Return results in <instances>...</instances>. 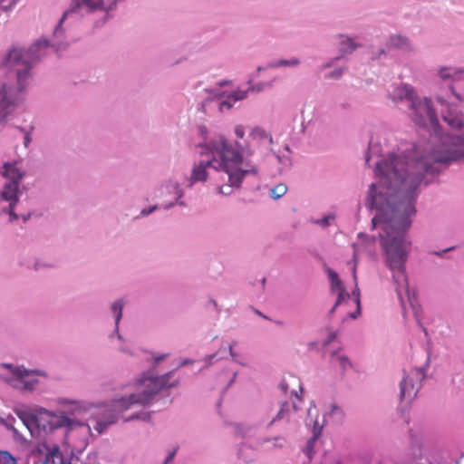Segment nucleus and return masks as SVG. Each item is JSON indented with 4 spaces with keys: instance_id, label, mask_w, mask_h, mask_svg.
I'll use <instances>...</instances> for the list:
<instances>
[{
    "instance_id": "nucleus-1",
    "label": "nucleus",
    "mask_w": 464,
    "mask_h": 464,
    "mask_svg": "<svg viewBox=\"0 0 464 464\" xmlns=\"http://www.w3.org/2000/svg\"><path fill=\"white\" fill-rule=\"evenodd\" d=\"M464 160V133L446 135L439 148L429 155L415 160L405 155H389L388 159L377 162L375 174L380 179L379 193L376 184L369 190L370 207L380 213L372 222L374 227L381 226V244L386 256V264L392 271V278L397 285V295L404 305L403 295L412 300L409 292L405 274V263L410 252V243L405 240V231L410 227L409 218L415 213L414 200L417 188L424 173L438 170L433 164L445 167L452 162Z\"/></svg>"
},
{
    "instance_id": "nucleus-2",
    "label": "nucleus",
    "mask_w": 464,
    "mask_h": 464,
    "mask_svg": "<svg viewBox=\"0 0 464 464\" xmlns=\"http://www.w3.org/2000/svg\"><path fill=\"white\" fill-rule=\"evenodd\" d=\"M237 149H233L223 136H219L217 140H211L206 150L208 153L211 154L212 159L200 161L192 169L189 178V185L199 181H206L208 178V168H213L216 170L224 171L228 178V185L220 186L218 193L223 195H230L233 188H238L242 182L243 178L247 173H256V168L243 169L240 166L243 159L241 150L244 146L236 141Z\"/></svg>"
},
{
    "instance_id": "nucleus-3",
    "label": "nucleus",
    "mask_w": 464,
    "mask_h": 464,
    "mask_svg": "<svg viewBox=\"0 0 464 464\" xmlns=\"http://www.w3.org/2000/svg\"><path fill=\"white\" fill-rule=\"evenodd\" d=\"M169 375L170 373L156 377L143 376L139 382V389L140 390L139 392L131 394L128 399L121 398L114 401L112 405L99 410L94 418V430L102 434L109 425L118 420L120 412H123L133 404L146 405L162 388L174 386L172 383H168Z\"/></svg>"
},
{
    "instance_id": "nucleus-4",
    "label": "nucleus",
    "mask_w": 464,
    "mask_h": 464,
    "mask_svg": "<svg viewBox=\"0 0 464 464\" xmlns=\"http://www.w3.org/2000/svg\"><path fill=\"white\" fill-rule=\"evenodd\" d=\"M47 47V41L40 40L26 51L13 47L8 52L3 64L15 72L19 91L24 88V82L29 76L32 63L45 54Z\"/></svg>"
},
{
    "instance_id": "nucleus-5",
    "label": "nucleus",
    "mask_w": 464,
    "mask_h": 464,
    "mask_svg": "<svg viewBox=\"0 0 464 464\" xmlns=\"http://www.w3.org/2000/svg\"><path fill=\"white\" fill-rule=\"evenodd\" d=\"M329 279L331 281V291L333 294L337 295V300L331 309L330 314H333L338 306H347L349 303H353L356 304V310L353 313H349L348 316L352 319L357 318V316L361 313V304L359 299V289L356 288L353 291V295H355L353 299L351 298L350 295L346 293L345 288L339 279L338 275L333 271H328Z\"/></svg>"
},
{
    "instance_id": "nucleus-6",
    "label": "nucleus",
    "mask_w": 464,
    "mask_h": 464,
    "mask_svg": "<svg viewBox=\"0 0 464 464\" xmlns=\"http://www.w3.org/2000/svg\"><path fill=\"white\" fill-rule=\"evenodd\" d=\"M411 108L412 110L411 116L416 124L425 126L429 122L437 131L438 119L429 99H414L411 103Z\"/></svg>"
},
{
    "instance_id": "nucleus-7",
    "label": "nucleus",
    "mask_w": 464,
    "mask_h": 464,
    "mask_svg": "<svg viewBox=\"0 0 464 464\" xmlns=\"http://www.w3.org/2000/svg\"><path fill=\"white\" fill-rule=\"evenodd\" d=\"M4 367L10 369L12 373L10 377L5 378V382L17 390L33 391L38 382L36 379L31 376L32 372L7 364H4Z\"/></svg>"
},
{
    "instance_id": "nucleus-8",
    "label": "nucleus",
    "mask_w": 464,
    "mask_h": 464,
    "mask_svg": "<svg viewBox=\"0 0 464 464\" xmlns=\"http://www.w3.org/2000/svg\"><path fill=\"white\" fill-rule=\"evenodd\" d=\"M15 98L11 87L5 84L0 89V125L5 124L7 117L14 111Z\"/></svg>"
},
{
    "instance_id": "nucleus-9",
    "label": "nucleus",
    "mask_w": 464,
    "mask_h": 464,
    "mask_svg": "<svg viewBox=\"0 0 464 464\" xmlns=\"http://www.w3.org/2000/svg\"><path fill=\"white\" fill-rule=\"evenodd\" d=\"M443 120L454 130H462L464 128V120L462 113L452 106H447L442 113Z\"/></svg>"
},
{
    "instance_id": "nucleus-10",
    "label": "nucleus",
    "mask_w": 464,
    "mask_h": 464,
    "mask_svg": "<svg viewBox=\"0 0 464 464\" xmlns=\"http://www.w3.org/2000/svg\"><path fill=\"white\" fill-rule=\"evenodd\" d=\"M280 389L285 394L298 397L297 392H302L300 380L295 375H288L285 377L279 385Z\"/></svg>"
},
{
    "instance_id": "nucleus-11",
    "label": "nucleus",
    "mask_w": 464,
    "mask_h": 464,
    "mask_svg": "<svg viewBox=\"0 0 464 464\" xmlns=\"http://www.w3.org/2000/svg\"><path fill=\"white\" fill-rule=\"evenodd\" d=\"M419 388L420 386L413 382L412 377L406 376L401 382V397L413 399L416 396Z\"/></svg>"
},
{
    "instance_id": "nucleus-12",
    "label": "nucleus",
    "mask_w": 464,
    "mask_h": 464,
    "mask_svg": "<svg viewBox=\"0 0 464 464\" xmlns=\"http://www.w3.org/2000/svg\"><path fill=\"white\" fill-rule=\"evenodd\" d=\"M2 175L10 179V182L20 183L23 179L22 171L16 167V163L6 162L3 166Z\"/></svg>"
},
{
    "instance_id": "nucleus-13",
    "label": "nucleus",
    "mask_w": 464,
    "mask_h": 464,
    "mask_svg": "<svg viewBox=\"0 0 464 464\" xmlns=\"http://www.w3.org/2000/svg\"><path fill=\"white\" fill-rule=\"evenodd\" d=\"M18 188L19 183L7 182L1 192L2 198L6 201H9L10 203H16L18 200Z\"/></svg>"
},
{
    "instance_id": "nucleus-14",
    "label": "nucleus",
    "mask_w": 464,
    "mask_h": 464,
    "mask_svg": "<svg viewBox=\"0 0 464 464\" xmlns=\"http://www.w3.org/2000/svg\"><path fill=\"white\" fill-rule=\"evenodd\" d=\"M115 4V0H77V6H87L90 8H111Z\"/></svg>"
},
{
    "instance_id": "nucleus-15",
    "label": "nucleus",
    "mask_w": 464,
    "mask_h": 464,
    "mask_svg": "<svg viewBox=\"0 0 464 464\" xmlns=\"http://www.w3.org/2000/svg\"><path fill=\"white\" fill-rule=\"evenodd\" d=\"M83 425L82 422L71 419L70 417L61 414L56 416L55 420L53 422V427L55 428H66L68 430H72L78 426Z\"/></svg>"
},
{
    "instance_id": "nucleus-16",
    "label": "nucleus",
    "mask_w": 464,
    "mask_h": 464,
    "mask_svg": "<svg viewBox=\"0 0 464 464\" xmlns=\"http://www.w3.org/2000/svg\"><path fill=\"white\" fill-rule=\"evenodd\" d=\"M393 97L394 99L398 100L405 99L410 101L411 102L415 99L412 88L409 87L408 85H401L400 87H397L394 90Z\"/></svg>"
},
{
    "instance_id": "nucleus-17",
    "label": "nucleus",
    "mask_w": 464,
    "mask_h": 464,
    "mask_svg": "<svg viewBox=\"0 0 464 464\" xmlns=\"http://www.w3.org/2000/svg\"><path fill=\"white\" fill-rule=\"evenodd\" d=\"M331 363L335 367H340L342 370H346L352 366L349 359L340 354L338 352H334L331 354Z\"/></svg>"
},
{
    "instance_id": "nucleus-18",
    "label": "nucleus",
    "mask_w": 464,
    "mask_h": 464,
    "mask_svg": "<svg viewBox=\"0 0 464 464\" xmlns=\"http://www.w3.org/2000/svg\"><path fill=\"white\" fill-rule=\"evenodd\" d=\"M462 72L463 71L459 69L442 68L440 71V76L441 79L446 80L450 78H457Z\"/></svg>"
},
{
    "instance_id": "nucleus-19",
    "label": "nucleus",
    "mask_w": 464,
    "mask_h": 464,
    "mask_svg": "<svg viewBox=\"0 0 464 464\" xmlns=\"http://www.w3.org/2000/svg\"><path fill=\"white\" fill-rule=\"evenodd\" d=\"M287 191V187L286 185L283 184V183H280V184H277L276 186H275L271 190H270V196L275 198V199H278L280 198L281 197H283Z\"/></svg>"
},
{
    "instance_id": "nucleus-20",
    "label": "nucleus",
    "mask_w": 464,
    "mask_h": 464,
    "mask_svg": "<svg viewBox=\"0 0 464 464\" xmlns=\"http://www.w3.org/2000/svg\"><path fill=\"white\" fill-rule=\"evenodd\" d=\"M340 44V50L343 53H351L356 48V44L351 38H345Z\"/></svg>"
},
{
    "instance_id": "nucleus-21",
    "label": "nucleus",
    "mask_w": 464,
    "mask_h": 464,
    "mask_svg": "<svg viewBox=\"0 0 464 464\" xmlns=\"http://www.w3.org/2000/svg\"><path fill=\"white\" fill-rule=\"evenodd\" d=\"M111 309H112V311L116 314L115 324H116V326H118L119 322H120V320L121 318V315H122V309H123V303H122V301L121 300H118L115 303H113L112 305H111Z\"/></svg>"
},
{
    "instance_id": "nucleus-22",
    "label": "nucleus",
    "mask_w": 464,
    "mask_h": 464,
    "mask_svg": "<svg viewBox=\"0 0 464 464\" xmlns=\"http://www.w3.org/2000/svg\"><path fill=\"white\" fill-rule=\"evenodd\" d=\"M251 135L255 139H256V138H258V139H268L270 143H272V141H273L272 137L269 136L263 129H260V128H255L252 130Z\"/></svg>"
},
{
    "instance_id": "nucleus-23",
    "label": "nucleus",
    "mask_w": 464,
    "mask_h": 464,
    "mask_svg": "<svg viewBox=\"0 0 464 464\" xmlns=\"http://www.w3.org/2000/svg\"><path fill=\"white\" fill-rule=\"evenodd\" d=\"M407 44L406 38L401 37V35H396L391 37V45L398 48H402Z\"/></svg>"
},
{
    "instance_id": "nucleus-24",
    "label": "nucleus",
    "mask_w": 464,
    "mask_h": 464,
    "mask_svg": "<svg viewBox=\"0 0 464 464\" xmlns=\"http://www.w3.org/2000/svg\"><path fill=\"white\" fill-rule=\"evenodd\" d=\"M0 464H15V459L6 451H0Z\"/></svg>"
},
{
    "instance_id": "nucleus-25",
    "label": "nucleus",
    "mask_w": 464,
    "mask_h": 464,
    "mask_svg": "<svg viewBox=\"0 0 464 464\" xmlns=\"http://www.w3.org/2000/svg\"><path fill=\"white\" fill-rule=\"evenodd\" d=\"M329 414L331 416L336 417L338 420H343V418L344 416L343 411L336 404L331 405V410H330Z\"/></svg>"
},
{
    "instance_id": "nucleus-26",
    "label": "nucleus",
    "mask_w": 464,
    "mask_h": 464,
    "mask_svg": "<svg viewBox=\"0 0 464 464\" xmlns=\"http://www.w3.org/2000/svg\"><path fill=\"white\" fill-rule=\"evenodd\" d=\"M247 92L246 91H237L231 93L228 96V99L232 100L233 102H237L245 99L246 97Z\"/></svg>"
},
{
    "instance_id": "nucleus-27",
    "label": "nucleus",
    "mask_w": 464,
    "mask_h": 464,
    "mask_svg": "<svg viewBox=\"0 0 464 464\" xmlns=\"http://www.w3.org/2000/svg\"><path fill=\"white\" fill-rule=\"evenodd\" d=\"M298 63H299V61L297 59L281 60L278 63L272 64V66L277 67V66H285V65H297Z\"/></svg>"
},
{
    "instance_id": "nucleus-28",
    "label": "nucleus",
    "mask_w": 464,
    "mask_h": 464,
    "mask_svg": "<svg viewBox=\"0 0 464 464\" xmlns=\"http://www.w3.org/2000/svg\"><path fill=\"white\" fill-rule=\"evenodd\" d=\"M288 405L287 403H284L279 411V412L277 413L276 417L274 418L271 421V424L277 419H283L285 415V412L288 411L287 409Z\"/></svg>"
},
{
    "instance_id": "nucleus-29",
    "label": "nucleus",
    "mask_w": 464,
    "mask_h": 464,
    "mask_svg": "<svg viewBox=\"0 0 464 464\" xmlns=\"http://www.w3.org/2000/svg\"><path fill=\"white\" fill-rule=\"evenodd\" d=\"M235 134L237 139H243L245 136L244 127L241 125H237L235 127Z\"/></svg>"
},
{
    "instance_id": "nucleus-30",
    "label": "nucleus",
    "mask_w": 464,
    "mask_h": 464,
    "mask_svg": "<svg viewBox=\"0 0 464 464\" xmlns=\"http://www.w3.org/2000/svg\"><path fill=\"white\" fill-rule=\"evenodd\" d=\"M15 204L16 203L11 202L10 205H9V216H10L12 220L17 219V218H18L16 213L14 212V206H15Z\"/></svg>"
},
{
    "instance_id": "nucleus-31",
    "label": "nucleus",
    "mask_w": 464,
    "mask_h": 464,
    "mask_svg": "<svg viewBox=\"0 0 464 464\" xmlns=\"http://www.w3.org/2000/svg\"><path fill=\"white\" fill-rule=\"evenodd\" d=\"M232 107V103L229 101H223L220 102V111L229 110Z\"/></svg>"
},
{
    "instance_id": "nucleus-32",
    "label": "nucleus",
    "mask_w": 464,
    "mask_h": 464,
    "mask_svg": "<svg viewBox=\"0 0 464 464\" xmlns=\"http://www.w3.org/2000/svg\"><path fill=\"white\" fill-rule=\"evenodd\" d=\"M331 219H334V217L332 216H328V217H324L321 221L320 223L323 225V226H328L330 224V220Z\"/></svg>"
},
{
    "instance_id": "nucleus-33",
    "label": "nucleus",
    "mask_w": 464,
    "mask_h": 464,
    "mask_svg": "<svg viewBox=\"0 0 464 464\" xmlns=\"http://www.w3.org/2000/svg\"><path fill=\"white\" fill-rule=\"evenodd\" d=\"M177 452V449H174L169 455L168 457L166 458L165 459V462L164 464H167L168 462H169L170 460H172V459L174 458L175 454Z\"/></svg>"
},
{
    "instance_id": "nucleus-34",
    "label": "nucleus",
    "mask_w": 464,
    "mask_h": 464,
    "mask_svg": "<svg viewBox=\"0 0 464 464\" xmlns=\"http://www.w3.org/2000/svg\"><path fill=\"white\" fill-rule=\"evenodd\" d=\"M66 15H67V13H65V14L62 16V18L60 19L59 25L56 27V29H55V31H54V35H57V34L60 33V31H61V29H60V25H61V24L63 22V20L65 19Z\"/></svg>"
},
{
    "instance_id": "nucleus-35",
    "label": "nucleus",
    "mask_w": 464,
    "mask_h": 464,
    "mask_svg": "<svg viewBox=\"0 0 464 464\" xmlns=\"http://www.w3.org/2000/svg\"><path fill=\"white\" fill-rule=\"evenodd\" d=\"M342 73H343V71H342V70H337V71L333 72L329 75V77H332V78H338V77H340V76L342 75Z\"/></svg>"
},
{
    "instance_id": "nucleus-36",
    "label": "nucleus",
    "mask_w": 464,
    "mask_h": 464,
    "mask_svg": "<svg viewBox=\"0 0 464 464\" xmlns=\"http://www.w3.org/2000/svg\"><path fill=\"white\" fill-rule=\"evenodd\" d=\"M413 375H415L417 380H420L423 377V372L421 370H416L415 372H412Z\"/></svg>"
},
{
    "instance_id": "nucleus-37",
    "label": "nucleus",
    "mask_w": 464,
    "mask_h": 464,
    "mask_svg": "<svg viewBox=\"0 0 464 464\" xmlns=\"http://www.w3.org/2000/svg\"><path fill=\"white\" fill-rule=\"evenodd\" d=\"M30 142H31L30 134H29V132H26L24 135V146L27 147Z\"/></svg>"
},
{
    "instance_id": "nucleus-38",
    "label": "nucleus",
    "mask_w": 464,
    "mask_h": 464,
    "mask_svg": "<svg viewBox=\"0 0 464 464\" xmlns=\"http://www.w3.org/2000/svg\"><path fill=\"white\" fill-rule=\"evenodd\" d=\"M166 357H167V354H162L160 356H157V357H155V362H159L162 361L163 359H165Z\"/></svg>"
},
{
    "instance_id": "nucleus-39",
    "label": "nucleus",
    "mask_w": 464,
    "mask_h": 464,
    "mask_svg": "<svg viewBox=\"0 0 464 464\" xmlns=\"http://www.w3.org/2000/svg\"><path fill=\"white\" fill-rule=\"evenodd\" d=\"M152 210H153V209H150V210H148V211H147V210H142V211H141V214H143V215H149L150 213H151V212H152Z\"/></svg>"
},
{
    "instance_id": "nucleus-40",
    "label": "nucleus",
    "mask_w": 464,
    "mask_h": 464,
    "mask_svg": "<svg viewBox=\"0 0 464 464\" xmlns=\"http://www.w3.org/2000/svg\"><path fill=\"white\" fill-rule=\"evenodd\" d=\"M135 418H140L139 416H131V417H129V418H126L125 420H133Z\"/></svg>"
},
{
    "instance_id": "nucleus-41",
    "label": "nucleus",
    "mask_w": 464,
    "mask_h": 464,
    "mask_svg": "<svg viewBox=\"0 0 464 464\" xmlns=\"http://www.w3.org/2000/svg\"><path fill=\"white\" fill-rule=\"evenodd\" d=\"M230 354L234 356L233 348L232 345L229 346Z\"/></svg>"
},
{
    "instance_id": "nucleus-42",
    "label": "nucleus",
    "mask_w": 464,
    "mask_h": 464,
    "mask_svg": "<svg viewBox=\"0 0 464 464\" xmlns=\"http://www.w3.org/2000/svg\"><path fill=\"white\" fill-rule=\"evenodd\" d=\"M438 101H439L441 104H443V103H444V100H443L442 98H440V97H438Z\"/></svg>"
},
{
    "instance_id": "nucleus-43",
    "label": "nucleus",
    "mask_w": 464,
    "mask_h": 464,
    "mask_svg": "<svg viewBox=\"0 0 464 464\" xmlns=\"http://www.w3.org/2000/svg\"><path fill=\"white\" fill-rule=\"evenodd\" d=\"M149 418H150V414H145V415L142 417V419H143V420H148Z\"/></svg>"
},
{
    "instance_id": "nucleus-44",
    "label": "nucleus",
    "mask_w": 464,
    "mask_h": 464,
    "mask_svg": "<svg viewBox=\"0 0 464 464\" xmlns=\"http://www.w3.org/2000/svg\"><path fill=\"white\" fill-rule=\"evenodd\" d=\"M355 273H356V270H355V267H353V277L356 280V274Z\"/></svg>"
},
{
    "instance_id": "nucleus-45",
    "label": "nucleus",
    "mask_w": 464,
    "mask_h": 464,
    "mask_svg": "<svg viewBox=\"0 0 464 464\" xmlns=\"http://www.w3.org/2000/svg\"><path fill=\"white\" fill-rule=\"evenodd\" d=\"M454 95L456 96V98H457V99L461 100V99H460V97H459V95L455 94V93H454Z\"/></svg>"
}]
</instances>
